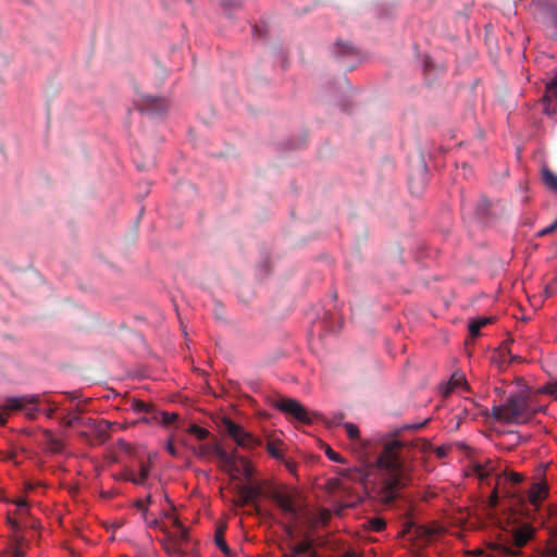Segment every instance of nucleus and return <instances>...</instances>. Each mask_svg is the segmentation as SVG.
I'll return each mask as SVG.
<instances>
[{
	"instance_id": "f257e3e1",
	"label": "nucleus",
	"mask_w": 557,
	"mask_h": 557,
	"mask_svg": "<svg viewBox=\"0 0 557 557\" xmlns=\"http://www.w3.org/2000/svg\"><path fill=\"white\" fill-rule=\"evenodd\" d=\"M403 450L404 446L399 441H388L377 459L382 471L377 497L384 504L393 503L399 495V491L411 481V469L404 460Z\"/></svg>"
},
{
	"instance_id": "f03ea898",
	"label": "nucleus",
	"mask_w": 557,
	"mask_h": 557,
	"mask_svg": "<svg viewBox=\"0 0 557 557\" xmlns=\"http://www.w3.org/2000/svg\"><path fill=\"white\" fill-rule=\"evenodd\" d=\"M542 406L536 403V394L529 387L511 393L502 405L492 407V417L505 423L523 424L531 421Z\"/></svg>"
},
{
	"instance_id": "7ed1b4c3",
	"label": "nucleus",
	"mask_w": 557,
	"mask_h": 557,
	"mask_svg": "<svg viewBox=\"0 0 557 557\" xmlns=\"http://www.w3.org/2000/svg\"><path fill=\"white\" fill-rule=\"evenodd\" d=\"M267 496L273 500L282 512L287 516L293 522L300 518L302 505L300 504V494L294 487L280 486L273 487Z\"/></svg>"
},
{
	"instance_id": "20e7f679",
	"label": "nucleus",
	"mask_w": 557,
	"mask_h": 557,
	"mask_svg": "<svg viewBox=\"0 0 557 557\" xmlns=\"http://www.w3.org/2000/svg\"><path fill=\"white\" fill-rule=\"evenodd\" d=\"M273 407L295 420L310 424L318 417L317 412H309L298 400L287 397H277L273 400Z\"/></svg>"
},
{
	"instance_id": "39448f33",
	"label": "nucleus",
	"mask_w": 557,
	"mask_h": 557,
	"mask_svg": "<svg viewBox=\"0 0 557 557\" xmlns=\"http://www.w3.org/2000/svg\"><path fill=\"white\" fill-rule=\"evenodd\" d=\"M40 401L38 394H28L15 397H8L2 405V409L8 413L9 411H22L25 410L26 418L34 420L37 417L38 408L37 404Z\"/></svg>"
},
{
	"instance_id": "423d86ee",
	"label": "nucleus",
	"mask_w": 557,
	"mask_h": 557,
	"mask_svg": "<svg viewBox=\"0 0 557 557\" xmlns=\"http://www.w3.org/2000/svg\"><path fill=\"white\" fill-rule=\"evenodd\" d=\"M220 428L240 447L252 449L259 445V441L242 425L235 423L231 418L223 417L220 421Z\"/></svg>"
},
{
	"instance_id": "0eeeda50",
	"label": "nucleus",
	"mask_w": 557,
	"mask_h": 557,
	"mask_svg": "<svg viewBox=\"0 0 557 557\" xmlns=\"http://www.w3.org/2000/svg\"><path fill=\"white\" fill-rule=\"evenodd\" d=\"M536 16L549 37L557 39V3L543 1L537 4Z\"/></svg>"
},
{
	"instance_id": "6e6552de",
	"label": "nucleus",
	"mask_w": 557,
	"mask_h": 557,
	"mask_svg": "<svg viewBox=\"0 0 557 557\" xmlns=\"http://www.w3.org/2000/svg\"><path fill=\"white\" fill-rule=\"evenodd\" d=\"M533 529L529 525L516 529L510 535V542L503 545V552L506 555L517 556L520 549L531 540Z\"/></svg>"
},
{
	"instance_id": "1a4fd4ad",
	"label": "nucleus",
	"mask_w": 557,
	"mask_h": 557,
	"mask_svg": "<svg viewBox=\"0 0 557 557\" xmlns=\"http://www.w3.org/2000/svg\"><path fill=\"white\" fill-rule=\"evenodd\" d=\"M131 408L134 412L141 414L138 421L146 424H159L160 411L153 405L139 399H132Z\"/></svg>"
},
{
	"instance_id": "9d476101",
	"label": "nucleus",
	"mask_w": 557,
	"mask_h": 557,
	"mask_svg": "<svg viewBox=\"0 0 557 557\" xmlns=\"http://www.w3.org/2000/svg\"><path fill=\"white\" fill-rule=\"evenodd\" d=\"M543 106L547 115L557 116V75L546 85Z\"/></svg>"
},
{
	"instance_id": "9b49d317",
	"label": "nucleus",
	"mask_w": 557,
	"mask_h": 557,
	"mask_svg": "<svg viewBox=\"0 0 557 557\" xmlns=\"http://www.w3.org/2000/svg\"><path fill=\"white\" fill-rule=\"evenodd\" d=\"M169 109V101L165 98L144 96L140 100V110L151 114H161Z\"/></svg>"
},
{
	"instance_id": "f8f14e48",
	"label": "nucleus",
	"mask_w": 557,
	"mask_h": 557,
	"mask_svg": "<svg viewBox=\"0 0 557 557\" xmlns=\"http://www.w3.org/2000/svg\"><path fill=\"white\" fill-rule=\"evenodd\" d=\"M113 423L110 421L96 420L91 418H88L86 419V421L83 422V426L90 429L95 433L96 437L100 443H103L107 440H109V431Z\"/></svg>"
},
{
	"instance_id": "ddd939ff",
	"label": "nucleus",
	"mask_w": 557,
	"mask_h": 557,
	"mask_svg": "<svg viewBox=\"0 0 557 557\" xmlns=\"http://www.w3.org/2000/svg\"><path fill=\"white\" fill-rule=\"evenodd\" d=\"M238 498L233 500L235 507H244L253 503L260 496L261 491L257 486L240 485L237 487Z\"/></svg>"
},
{
	"instance_id": "4468645a",
	"label": "nucleus",
	"mask_w": 557,
	"mask_h": 557,
	"mask_svg": "<svg viewBox=\"0 0 557 557\" xmlns=\"http://www.w3.org/2000/svg\"><path fill=\"white\" fill-rule=\"evenodd\" d=\"M150 463L149 462H139V469L138 472L135 470H127L124 473V479L126 481H129L136 485L146 486L147 481L150 474Z\"/></svg>"
},
{
	"instance_id": "2eb2a0df",
	"label": "nucleus",
	"mask_w": 557,
	"mask_h": 557,
	"mask_svg": "<svg viewBox=\"0 0 557 557\" xmlns=\"http://www.w3.org/2000/svg\"><path fill=\"white\" fill-rule=\"evenodd\" d=\"M336 474L343 480H347L349 482L362 483V484L368 479V471L366 469L359 468V467L337 468Z\"/></svg>"
},
{
	"instance_id": "dca6fc26",
	"label": "nucleus",
	"mask_w": 557,
	"mask_h": 557,
	"mask_svg": "<svg viewBox=\"0 0 557 557\" xmlns=\"http://www.w3.org/2000/svg\"><path fill=\"white\" fill-rule=\"evenodd\" d=\"M409 532L421 542L428 543L438 533V528L435 525H418L412 523L409 527Z\"/></svg>"
},
{
	"instance_id": "f3484780",
	"label": "nucleus",
	"mask_w": 557,
	"mask_h": 557,
	"mask_svg": "<svg viewBox=\"0 0 557 557\" xmlns=\"http://www.w3.org/2000/svg\"><path fill=\"white\" fill-rule=\"evenodd\" d=\"M548 495V486L546 482H535L532 484L528 493L530 504L537 507Z\"/></svg>"
},
{
	"instance_id": "a211bd4d",
	"label": "nucleus",
	"mask_w": 557,
	"mask_h": 557,
	"mask_svg": "<svg viewBox=\"0 0 557 557\" xmlns=\"http://www.w3.org/2000/svg\"><path fill=\"white\" fill-rule=\"evenodd\" d=\"M313 540L309 536H306L301 542L297 544H290L289 549L293 557H299L300 555H306L307 552L311 550V545Z\"/></svg>"
},
{
	"instance_id": "6ab92c4d",
	"label": "nucleus",
	"mask_w": 557,
	"mask_h": 557,
	"mask_svg": "<svg viewBox=\"0 0 557 557\" xmlns=\"http://www.w3.org/2000/svg\"><path fill=\"white\" fill-rule=\"evenodd\" d=\"M44 436H45V440H46V443L48 445V448L54 453V454H59L63 450V443L61 440L57 438L51 431L49 430H45L44 431Z\"/></svg>"
},
{
	"instance_id": "aec40b11",
	"label": "nucleus",
	"mask_w": 557,
	"mask_h": 557,
	"mask_svg": "<svg viewBox=\"0 0 557 557\" xmlns=\"http://www.w3.org/2000/svg\"><path fill=\"white\" fill-rule=\"evenodd\" d=\"M473 473L480 481H487L494 473V467L490 462L486 465L476 463L473 467Z\"/></svg>"
},
{
	"instance_id": "412c9836",
	"label": "nucleus",
	"mask_w": 557,
	"mask_h": 557,
	"mask_svg": "<svg viewBox=\"0 0 557 557\" xmlns=\"http://www.w3.org/2000/svg\"><path fill=\"white\" fill-rule=\"evenodd\" d=\"M224 534H225V527L224 525L219 527L214 534V542H215L216 546L223 552L224 555L230 556L231 549L225 542Z\"/></svg>"
},
{
	"instance_id": "4be33fe9",
	"label": "nucleus",
	"mask_w": 557,
	"mask_h": 557,
	"mask_svg": "<svg viewBox=\"0 0 557 557\" xmlns=\"http://www.w3.org/2000/svg\"><path fill=\"white\" fill-rule=\"evenodd\" d=\"M173 527L176 528L177 530V532L174 535L177 545L187 542L189 539L188 529L185 525H183V523L177 518H174Z\"/></svg>"
},
{
	"instance_id": "5701e85b",
	"label": "nucleus",
	"mask_w": 557,
	"mask_h": 557,
	"mask_svg": "<svg viewBox=\"0 0 557 557\" xmlns=\"http://www.w3.org/2000/svg\"><path fill=\"white\" fill-rule=\"evenodd\" d=\"M343 426L347 433V436L357 445H359L360 447L363 446L362 444V441H361V437H360V432H359V429L356 424L351 423V422H345L343 423Z\"/></svg>"
},
{
	"instance_id": "b1692460",
	"label": "nucleus",
	"mask_w": 557,
	"mask_h": 557,
	"mask_svg": "<svg viewBox=\"0 0 557 557\" xmlns=\"http://www.w3.org/2000/svg\"><path fill=\"white\" fill-rule=\"evenodd\" d=\"M491 321H492L491 318H479V319L472 320L469 323L470 335L472 337L479 336L481 327L487 325L488 323H491Z\"/></svg>"
},
{
	"instance_id": "393cba45",
	"label": "nucleus",
	"mask_w": 557,
	"mask_h": 557,
	"mask_svg": "<svg viewBox=\"0 0 557 557\" xmlns=\"http://www.w3.org/2000/svg\"><path fill=\"white\" fill-rule=\"evenodd\" d=\"M214 453L218 456V458L223 462L225 466L233 468L235 467V458L228 454L225 449L221 448L220 446L214 447Z\"/></svg>"
},
{
	"instance_id": "a878e982",
	"label": "nucleus",
	"mask_w": 557,
	"mask_h": 557,
	"mask_svg": "<svg viewBox=\"0 0 557 557\" xmlns=\"http://www.w3.org/2000/svg\"><path fill=\"white\" fill-rule=\"evenodd\" d=\"M543 182L550 190L557 193V175L549 169L543 170Z\"/></svg>"
},
{
	"instance_id": "bb28decb",
	"label": "nucleus",
	"mask_w": 557,
	"mask_h": 557,
	"mask_svg": "<svg viewBox=\"0 0 557 557\" xmlns=\"http://www.w3.org/2000/svg\"><path fill=\"white\" fill-rule=\"evenodd\" d=\"M499 475L502 479V484L504 483H510L512 485L520 483L523 480L522 474L517 472H509V473H495V476Z\"/></svg>"
},
{
	"instance_id": "cd10ccee",
	"label": "nucleus",
	"mask_w": 557,
	"mask_h": 557,
	"mask_svg": "<svg viewBox=\"0 0 557 557\" xmlns=\"http://www.w3.org/2000/svg\"><path fill=\"white\" fill-rule=\"evenodd\" d=\"M187 432L200 441L208 438L210 435V432L207 429L201 428L197 424H190L189 428L187 429Z\"/></svg>"
},
{
	"instance_id": "c85d7f7f",
	"label": "nucleus",
	"mask_w": 557,
	"mask_h": 557,
	"mask_svg": "<svg viewBox=\"0 0 557 557\" xmlns=\"http://www.w3.org/2000/svg\"><path fill=\"white\" fill-rule=\"evenodd\" d=\"M178 416L175 412L160 411L159 424L169 426L177 420Z\"/></svg>"
},
{
	"instance_id": "c756f323",
	"label": "nucleus",
	"mask_w": 557,
	"mask_h": 557,
	"mask_svg": "<svg viewBox=\"0 0 557 557\" xmlns=\"http://www.w3.org/2000/svg\"><path fill=\"white\" fill-rule=\"evenodd\" d=\"M500 485H502V479L499 475H496V484L495 486L493 487V491H492V494L488 498V505L490 507H495L498 503V493H499V488H500Z\"/></svg>"
},
{
	"instance_id": "7c9ffc66",
	"label": "nucleus",
	"mask_w": 557,
	"mask_h": 557,
	"mask_svg": "<svg viewBox=\"0 0 557 557\" xmlns=\"http://www.w3.org/2000/svg\"><path fill=\"white\" fill-rule=\"evenodd\" d=\"M267 450L275 459H281L283 457L282 450L280 448V443L268 442Z\"/></svg>"
},
{
	"instance_id": "2f4dec72",
	"label": "nucleus",
	"mask_w": 557,
	"mask_h": 557,
	"mask_svg": "<svg viewBox=\"0 0 557 557\" xmlns=\"http://www.w3.org/2000/svg\"><path fill=\"white\" fill-rule=\"evenodd\" d=\"M449 384H450V388L453 389V388H456V387H460V386H462V385H466V384H467V381H466V379H465V376H463V375L455 373V374L451 376V379H450V381H449Z\"/></svg>"
},
{
	"instance_id": "473e14b6",
	"label": "nucleus",
	"mask_w": 557,
	"mask_h": 557,
	"mask_svg": "<svg viewBox=\"0 0 557 557\" xmlns=\"http://www.w3.org/2000/svg\"><path fill=\"white\" fill-rule=\"evenodd\" d=\"M369 524H370L371 529L376 532L382 531L383 529H385V525H386L385 521L381 518H372L369 521Z\"/></svg>"
},
{
	"instance_id": "72a5a7b5",
	"label": "nucleus",
	"mask_w": 557,
	"mask_h": 557,
	"mask_svg": "<svg viewBox=\"0 0 557 557\" xmlns=\"http://www.w3.org/2000/svg\"><path fill=\"white\" fill-rule=\"evenodd\" d=\"M325 455L327 456V458L334 462H339V463H344L345 460L344 458L336 451H334L330 446L326 447L325 449Z\"/></svg>"
},
{
	"instance_id": "f704fd0d",
	"label": "nucleus",
	"mask_w": 557,
	"mask_h": 557,
	"mask_svg": "<svg viewBox=\"0 0 557 557\" xmlns=\"http://www.w3.org/2000/svg\"><path fill=\"white\" fill-rule=\"evenodd\" d=\"M336 47H337V53L338 54H350L352 51H354V48L348 42H341L338 41L336 44Z\"/></svg>"
},
{
	"instance_id": "c9c22d12",
	"label": "nucleus",
	"mask_w": 557,
	"mask_h": 557,
	"mask_svg": "<svg viewBox=\"0 0 557 557\" xmlns=\"http://www.w3.org/2000/svg\"><path fill=\"white\" fill-rule=\"evenodd\" d=\"M85 420H83L82 418H79L78 416H74V417H69V418H64L62 419V423L67 426V428H72L74 426L75 424H82L83 425V422Z\"/></svg>"
},
{
	"instance_id": "e433bc0d",
	"label": "nucleus",
	"mask_w": 557,
	"mask_h": 557,
	"mask_svg": "<svg viewBox=\"0 0 557 557\" xmlns=\"http://www.w3.org/2000/svg\"><path fill=\"white\" fill-rule=\"evenodd\" d=\"M25 542L24 536L17 532L11 535V547H21Z\"/></svg>"
},
{
	"instance_id": "4c0bfd02",
	"label": "nucleus",
	"mask_w": 557,
	"mask_h": 557,
	"mask_svg": "<svg viewBox=\"0 0 557 557\" xmlns=\"http://www.w3.org/2000/svg\"><path fill=\"white\" fill-rule=\"evenodd\" d=\"M136 508L141 512L143 518L147 521L148 506L143 499H138L135 503Z\"/></svg>"
},
{
	"instance_id": "58836bf2",
	"label": "nucleus",
	"mask_w": 557,
	"mask_h": 557,
	"mask_svg": "<svg viewBox=\"0 0 557 557\" xmlns=\"http://www.w3.org/2000/svg\"><path fill=\"white\" fill-rule=\"evenodd\" d=\"M556 230H557V219H556V220H555V221H554L549 226H547V227H545V228L541 230V231L539 232V236H540V237L546 236V235H548V234L553 233V232H554V231H556Z\"/></svg>"
},
{
	"instance_id": "ea45409f",
	"label": "nucleus",
	"mask_w": 557,
	"mask_h": 557,
	"mask_svg": "<svg viewBox=\"0 0 557 557\" xmlns=\"http://www.w3.org/2000/svg\"><path fill=\"white\" fill-rule=\"evenodd\" d=\"M7 523L10 527V529L12 531V534L13 533H17V532L21 531V527H20L18 522L15 519H13L11 517H8L7 518Z\"/></svg>"
},
{
	"instance_id": "a19ab883",
	"label": "nucleus",
	"mask_w": 557,
	"mask_h": 557,
	"mask_svg": "<svg viewBox=\"0 0 557 557\" xmlns=\"http://www.w3.org/2000/svg\"><path fill=\"white\" fill-rule=\"evenodd\" d=\"M282 528L285 532V534L289 537V539H294L295 537V527L293 523H283L282 524Z\"/></svg>"
},
{
	"instance_id": "79ce46f5",
	"label": "nucleus",
	"mask_w": 557,
	"mask_h": 557,
	"mask_svg": "<svg viewBox=\"0 0 557 557\" xmlns=\"http://www.w3.org/2000/svg\"><path fill=\"white\" fill-rule=\"evenodd\" d=\"M165 449L166 451L172 456V457H177L178 456V450L177 448L174 446V443L173 441L170 438L165 445Z\"/></svg>"
},
{
	"instance_id": "37998d69",
	"label": "nucleus",
	"mask_w": 557,
	"mask_h": 557,
	"mask_svg": "<svg viewBox=\"0 0 557 557\" xmlns=\"http://www.w3.org/2000/svg\"><path fill=\"white\" fill-rule=\"evenodd\" d=\"M545 392L554 395L557 398V380L555 382L548 383L545 386Z\"/></svg>"
},
{
	"instance_id": "c03bdc74",
	"label": "nucleus",
	"mask_w": 557,
	"mask_h": 557,
	"mask_svg": "<svg viewBox=\"0 0 557 557\" xmlns=\"http://www.w3.org/2000/svg\"><path fill=\"white\" fill-rule=\"evenodd\" d=\"M418 445H419L421 451H423V453H429L433 449L432 444L424 440L419 441Z\"/></svg>"
},
{
	"instance_id": "a18cd8bd",
	"label": "nucleus",
	"mask_w": 557,
	"mask_h": 557,
	"mask_svg": "<svg viewBox=\"0 0 557 557\" xmlns=\"http://www.w3.org/2000/svg\"><path fill=\"white\" fill-rule=\"evenodd\" d=\"M210 453V447L208 445H200L198 450L196 451L197 457L203 458Z\"/></svg>"
},
{
	"instance_id": "49530a36",
	"label": "nucleus",
	"mask_w": 557,
	"mask_h": 557,
	"mask_svg": "<svg viewBox=\"0 0 557 557\" xmlns=\"http://www.w3.org/2000/svg\"><path fill=\"white\" fill-rule=\"evenodd\" d=\"M437 458L442 459L447 455L448 448L446 446H438L434 449Z\"/></svg>"
},
{
	"instance_id": "de8ad7c7",
	"label": "nucleus",
	"mask_w": 557,
	"mask_h": 557,
	"mask_svg": "<svg viewBox=\"0 0 557 557\" xmlns=\"http://www.w3.org/2000/svg\"><path fill=\"white\" fill-rule=\"evenodd\" d=\"M423 186H424V183L421 182L420 186L418 188H416L413 178L410 177V180H409V187H410L412 193L420 194V191L422 190Z\"/></svg>"
},
{
	"instance_id": "09e8293b",
	"label": "nucleus",
	"mask_w": 557,
	"mask_h": 557,
	"mask_svg": "<svg viewBox=\"0 0 557 557\" xmlns=\"http://www.w3.org/2000/svg\"><path fill=\"white\" fill-rule=\"evenodd\" d=\"M544 293L546 297H552L557 293V287H552L547 284L545 286Z\"/></svg>"
},
{
	"instance_id": "8fccbe9b",
	"label": "nucleus",
	"mask_w": 557,
	"mask_h": 557,
	"mask_svg": "<svg viewBox=\"0 0 557 557\" xmlns=\"http://www.w3.org/2000/svg\"><path fill=\"white\" fill-rule=\"evenodd\" d=\"M14 503L17 506V509L20 511L23 510V509H26L27 506H28L26 499H24V498H20L17 500H15Z\"/></svg>"
},
{
	"instance_id": "3c124183",
	"label": "nucleus",
	"mask_w": 557,
	"mask_h": 557,
	"mask_svg": "<svg viewBox=\"0 0 557 557\" xmlns=\"http://www.w3.org/2000/svg\"><path fill=\"white\" fill-rule=\"evenodd\" d=\"M8 416L9 413L2 409V407L0 408V425H4L8 421Z\"/></svg>"
},
{
	"instance_id": "603ef678",
	"label": "nucleus",
	"mask_w": 557,
	"mask_h": 557,
	"mask_svg": "<svg viewBox=\"0 0 557 557\" xmlns=\"http://www.w3.org/2000/svg\"><path fill=\"white\" fill-rule=\"evenodd\" d=\"M12 548V557H24L25 553L20 547H11Z\"/></svg>"
},
{
	"instance_id": "864d4df0",
	"label": "nucleus",
	"mask_w": 557,
	"mask_h": 557,
	"mask_svg": "<svg viewBox=\"0 0 557 557\" xmlns=\"http://www.w3.org/2000/svg\"><path fill=\"white\" fill-rule=\"evenodd\" d=\"M243 461L245 463V475L247 478H250L252 475V469H251L250 465L245 459H243Z\"/></svg>"
},
{
	"instance_id": "5fc2aeb1",
	"label": "nucleus",
	"mask_w": 557,
	"mask_h": 557,
	"mask_svg": "<svg viewBox=\"0 0 557 557\" xmlns=\"http://www.w3.org/2000/svg\"><path fill=\"white\" fill-rule=\"evenodd\" d=\"M307 557H320L318 552L313 548V544L311 545V550L307 552Z\"/></svg>"
},
{
	"instance_id": "6e6d98bb",
	"label": "nucleus",
	"mask_w": 557,
	"mask_h": 557,
	"mask_svg": "<svg viewBox=\"0 0 557 557\" xmlns=\"http://www.w3.org/2000/svg\"><path fill=\"white\" fill-rule=\"evenodd\" d=\"M57 411V408L55 407H51L49 408L47 411H46V416L47 418L51 419L53 417V414L55 413Z\"/></svg>"
},
{
	"instance_id": "4d7b16f0",
	"label": "nucleus",
	"mask_w": 557,
	"mask_h": 557,
	"mask_svg": "<svg viewBox=\"0 0 557 557\" xmlns=\"http://www.w3.org/2000/svg\"><path fill=\"white\" fill-rule=\"evenodd\" d=\"M65 395L69 397L70 400H75L78 397V394L76 392H66Z\"/></svg>"
},
{
	"instance_id": "13d9d810",
	"label": "nucleus",
	"mask_w": 557,
	"mask_h": 557,
	"mask_svg": "<svg viewBox=\"0 0 557 557\" xmlns=\"http://www.w3.org/2000/svg\"><path fill=\"white\" fill-rule=\"evenodd\" d=\"M429 420H425L424 422L420 423V424H413V425H410L409 428L410 429H414V430H419L421 428H423L426 423H428Z\"/></svg>"
},
{
	"instance_id": "bf43d9fd",
	"label": "nucleus",
	"mask_w": 557,
	"mask_h": 557,
	"mask_svg": "<svg viewBox=\"0 0 557 557\" xmlns=\"http://www.w3.org/2000/svg\"><path fill=\"white\" fill-rule=\"evenodd\" d=\"M336 486H338L339 488H343V490H346L347 487L344 485V483L341 481V479H336L334 480Z\"/></svg>"
},
{
	"instance_id": "052dcab7",
	"label": "nucleus",
	"mask_w": 557,
	"mask_h": 557,
	"mask_svg": "<svg viewBox=\"0 0 557 557\" xmlns=\"http://www.w3.org/2000/svg\"><path fill=\"white\" fill-rule=\"evenodd\" d=\"M480 208L485 212L488 208L487 200H482V203L480 205Z\"/></svg>"
},
{
	"instance_id": "680f3d73",
	"label": "nucleus",
	"mask_w": 557,
	"mask_h": 557,
	"mask_svg": "<svg viewBox=\"0 0 557 557\" xmlns=\"http://www.w3.org/2000/svg\"><path fill=\"white\" fill-rule=\"evenodd\" d=\"M144 502L147 504V506L152 502V497L150 494H148V496L146 497V499H144Z\"/></svg>"
},
{
	"instance_id": "e2e57ef3",
	"label": "nucleus",
	"mask_w": 557,
	"mask_h": 557,
	"mask_svg": "<svg viewBox=\"0 0 557 557\" xmlns=\"http://www.w3.org/2000/svg\"><path fill=\"white\" fill-rule=\"evenodd\" d=\"M343 416H339L338 418L334 419V424L338 425L342 423Z\"/></svg>"
},
{
	"instance_id": "0e129e2a",
	"label": "nucleus",
	"mask_w": 557,
	"mask_h": 557,
	"mask_svg": "<svg viewBox=\"0 0 557 557\" xmlns=\"http://www.w3.org/2000/svg\"><path fill=\"white\" fill-rule=\"evenodd\" d=\"M286 466H287L289 471H294L295 470V465L294 463L287 462Z\"/></svg>"
},
{
	"instance_id": "69168bd1",
	"label": "nucleus",
	"mask_w": 557,
	"mask_h": 557,
	"mask_svg": "<svg viewBox=\"0 0 557 557\" xmlns=\"http://www.w3.org/2000/svg\"><path fill=\"white\" fill-rule=\"evenodd\" d=\"M548 285L552 287H557V280L552 281L550 283H548Z\"/></svg>"
},
{
	"instance_id": "338daca9",
	"label": "nucleus",
	"mask_w": 557,
	"mask_h": 557,
	"mask_svg": "<svg viewBox=\"0 0 557 557\" xmlns=\"http://www.w3.org/2000/svg\"><path fill=\"white\" fill-rule=\"evenodd\" d=\"M255 510H256V512H257L258 515H260V508H259V506H257V505H256V506H255Z\"/></svg>"
},
{
	"instance_id": "774afa93",
	"label": "nucleus",
	"mask_w": 557,
	"mask_h": 557,
	"mask_svg": "<svg viewBox=\"0 0 557 557\" xmlns=\"http://www.w3.org/2000/svg\"><path fill=\"white\" fill-rule=\"evenodd\" d=\"M282 557H293V556H292V554H290V553H285V554H283V556H282Z\"/></svg>"
}]
</instances>
